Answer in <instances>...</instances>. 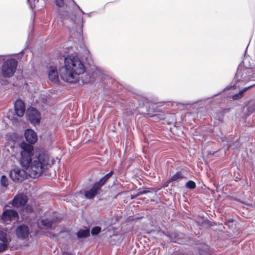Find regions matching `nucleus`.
Listing matches in <instances>:
<instances>
[{"mask_svg":"<svg viewBox=\"0 0 255 255\" xmlns=\"http://www.w3.org/2000/svg\"><path fill=\"white\" fill-rule=\"evenodd\" d=\"M19 147L20 156L19 163L22 167L27 171L31 177L36 178L40 176L52 164L47 153L41 152L38 156L32 159L34 152L32 145L22 142L20 144Z\"/></svg>","mask_w":255,"mask_h":255,"instance_id":"nucleus-1","label":"nucleus"},{"mask_svg":"<svg viewBox=\"0 0 255 255\" xmlns=\"http://www.w3.org/2000/svg\"><path fill=\"white\" fill-rule=\"evenodd\" d=\"M64 66L59 69V75L64 81L74 83L78 81L79 75L85 71L81 60L77 56L69 55L65 58Z\"/></svg>","mask_w":255,"mask_h":255,"instance_id":"nucleus-2","label":"nucleus"},{"mask_svg":"<svg viewBox=\"0 0 255 255\" xmlns=\"http://www.w3.org/2000/svg\"><path fill=\"white\" fill-rule=\"evenodd\" d=\"M251 68H238L235 77L231 83L230 88L236 89L241 85L239 83L247 82L251 80L255 81V69L254 73Z\"/></svg>","mask_w":255,"mask_h":255,"instance_id":"nucleus-3","label":"nucleus"},{"mask_svg":"<svg viewBox=\"0 0 255 255\" xmlns=\"http://www.w3.org/2000/svg\"><path fill=\"white\" fill-rule=\"evenodd\" d=\"M17 61L13 58L3 59L1 74L4 77L10 78L15 73L17 66Z\"/></svg>","mask_w":255,"mask_h":255,"instance_id":"nucleus-4","label":"nucleus"},{"mask_svg":"<svg viewBox=\"0 0 255 255\" xmlns=\"http://www.w3.org/2000/svg\"><path fill=\"white\" fill-rule=\"evenodd\" d=\"M27 172L23 169L19 168H15L10 170L9 176L15 182H21L27 177Z\"/></svg>","mask_w":255,"mask_h":255,"instance_id":"nucleus-5","label":"nucleus"},{"mask_svg":"<svg viewBox=\"0 0 255 255\" xmlns=\"http://www.w3.org/2000/svg\"><path fill=\"white\" fill-rule=\"evenodd\" d=\"M18 219V213L16 211L12 209H6L4 210L1 217V220L3 223L8 225L12 221H16Z\"/></svg>","mask_w":255,"mask_h":255,"instance_id":"nucleus-6","label":"nucleus"},{"mask_svg":"<svg viewBox=\"0 0 255 255\" xmlns=\"http://www.w3.org/2000/svg\"><path fill=\"white\" fill-rule=\"evenodd\" d=\"M26 117L34 125L39 124L41 118L39 112L33 107H30L27 110Z\"/></svg>","mask_w":255,"mask_h":255,"instance_id":"nucleus-7","label":"nucleus"},{"mask_svg":"<svg viewBox=\"0 0 255 255\" xmlns=\"http://www.w3.org/2000/svg\"><path fill=\"white\" fill-rule=\"evenodd\" d=\"M102 186L97 182L94 183L92 187L84 191V197L87 199H92L97 195L101 190Z\"/></svg>","mask_w":255,"mask_h":255,"instance_id":"nucleus-8","label":"nucleus"},{"mask_svg":"<svg viewBox=\"0 0 255 255\" xmlns=\"http://www.w3.org/2000/svg\"><path fill=\"white\" fill-rule=\"evenodd\" d=\"M27 202V196L22 193H20L14 197L12 201V205L13 207H20L21 208L26 204Z\"/></svg>","mask_w":255,"mask_h":255,"instance_id":"nucleus-9","label":"nucleus"},{"mask_svg":"<svg viewBox=\"0 0 255 255\" xmlns=\"http://www.w3.org/2000/svg\"><path fill=\"white\" fill-rule=\"evenodd\" d=\"M16 234L18 238L23 239H26L29 234L28 227L24 225H19L16 228Z\"/></svg>","mask_w":255,"mask_h":255,"instance_id":"nucleus-10","label":"nucleus"},{"mask_svg":"<svg viewBox=\"0 0 255 255\" xmlns=\"http://www.w3.org/2000/svg\"><path fill=\"white\" fill-rule=\"evenodd\" d=\"M14 110L17 116L21 117L23 116L25 109L24 103L21 100H17L15 102Z\"/></svg>","mask_w":255,"mask_h":255,"instance_id":"nucleus-11","label":"nucleus"},{"mask_svg":"<svg viewBox=\"0 0 255 255\" xmlns=\"http://www.w3.org/2000/svg\"><path fill=\"white\" fill-rule=\"evenodd\" d=\"M24 135L26 141L30 144L34 143L37 140L36 133L31 129H27L25 131Z\"/></svg>","mask_w":255,"mask_h":255,"instance_id":"nucleus-12","label":"nucleus"},{"mask_svg":"<svg viewBox=\"0 0 255 255\" xmlns=\"http://www.w3.org/2000/svg\"><path fill=\"white\" fill-rule=\"evenodd\" d=\"M48 77L53 83H58L59 81L58 71L56 67L50 66L48 70Z\"/></svg>","mask_w":255,"mask_h":255,"instance_id":"nucleus-13","label":"nucleus"},{"mask_svg":"<svg viewBox=\"0 0 255 255\" xmlns=\"http://www.w3.org/2000/svg\"><path fill=\"white\" fill-rule=\"evenodd\" d=\"M182 178L183 176L181 175V173L179 172H177L167 181V182L165 183L164 186H167L168 184L171 182H178Z\"/></svg>","mask_w":255,"mask_h":255,"instance_id":"nucleus-14","label":"nucleus"},{"mask_svg":"<svg viewBox=\"0 0 255 255\" xmlns=\"http://www.w3.org/2000/svg\"><path fill=\"white\" fill-rule=\"evenodd\" d=\"M41 224L47 229H52L53 225L54 223L53 220H50L48 219H42L40 221Z\"/></svg>","mask_w":255,"mask_h":255,"instance_id":"nucleus-15","label":"nucleus"},{"mask_svg":"<svg viewBox=\"0 0 255 255\" xmlns=\"http://www.w3.org/2000/svg\"><path fill=\"white\" fill-rule=\"evenodd\" d=\"M0 240L6 243H9L11 241L10 238L8 237L6 233L1 229H0Z\"/></svg>","mask_w":255,"mask_h":255,"instance_id":"nucleus-16","label":"nucleus"},{"mask_svg":"<svg viewBox=\"0 0 255 255\" xmlns=\"http://www.w3.org/2000/svg\"><path fill=\"white\" fill-rule=\"evenodd\" d=\"M77 237L78 238H84L90 236V232L88 229L80 230L77 233Z\"/></svg>","mask_w":255,"mask_h":255,"instance_id":"nucleus-17","label":"nucleus"},{"mask_svg":"<svg viewBox=\"0 0 255 255\" xmlns=\"http://www.w3.org/2000/svg\"><path fill=\"white\" fill-rule=\"evenodd\" d=\"M253 86H249L248 87L245 88L238 94H235L232 96V98L234 100H236L241 99L244 94V93L247 91L248 89H249L250 88H251Z\"/></svg>","mask_w":255,"mask_h":255,"instance_id":"nucleus-18","label":"nucleus"},{"mask_svg":"<svg viewBox=\"0 0 255 255\" xmlns=\"http://www.w3.org/2000/svg\"><path fill=\"white\" fill-rule=\"evenodd\" d=\"M113 174V171H111L109 173L107 174L105 176H104L102 178H101L98 182H97L101 186H103L105 183L106 182V181L108 180V179L111 177L112 174Z\"/></svg>","mask_w":255,"mask_h":255,"instance_id":"nucleus-19","label":"nucleus"},{"mask_svg":"<svg viewBox=\"0 0 255 255\" xmlns=\"http://www.w3.org/2000/svg\"><path fill=\"white\" fill-rule=\"evenodd\" d=\"M20 209L22 212H25L27 213H31L33 211V207L29 204L25 205L22 206Z\"/></svg>","mask_w":255,"mask_h":255,"instance_id":"nucleus-20","label":"nucleus"},{"mask_svg":"<svg viewBox=\"0 0 255 255\" xmlns=\"http://www.w3.org/2000/svg\"><path fill=\"white\" fill-rule=\"evenodd\" d=\"M0 184L4 187H7L8 185V180L5 175H2L0 179Z\"/></svg>","mask_w":255,"mask_h":255,"instance_id":"nucleus-21","label":"nucleus"},{"mask_svg":"<svg viewBox=\"0 0 255 255\" xmlns=\"http://www.w3.org/2000/svg\"><path fill=\"white\" fill-rule=\"evenodd\" d=\"M101 227H100L99 226L95 227L92 229L91 234L93 235H96L98 234L101 232Z\"/></svg>","mask_w":255,"mask_h":255,"instance_id":"nucleus-22","label":"nucleus"},{"mask_svg":"<svg viewBox=\"0 0 255 255\" xmlns=\"http://www.w3.org/2000/svg\"><path fill=\"white\" fill-rule=\"evenodd\" d=\"M9 243L3 242L0 243V253L3 252L7 248V245Z\"/></svg>","mask_w":255,"mask_h":255,"instance_id":"nucleus-23","label":"nucleus"},{"mask_svg":"<svg viewBox=\"0 0 255 255\" xmlns=\"http://www.w3.org/2000/svg\"><path fill=\"white\" fill-rule=\"evenodd\" d=\"M149 191L147 189H145L143 190H139L137 194H136V196H140L141 195L146 194L149 192Z\"/></svg>","mask_w":255,"mask_h":255,"instance_id":"nucleus-24","label":"nucleus"},{"mask_svg":"<svg viewBox=\"0 0 255 255\" xmlns=\"http://www.w3.org/2000/svg\"><path fill=\"white\" fill-rule=\"evenodd\" d=\"M248 112L250 114L253 113L255 110V104H253L252 105L249 106L248 107Z\"/></svg>","mask_w":255,"mask_h":255,"instance_id":"nucleus-25","label":"nucleus"},{"mask_svg":"<svg viewBox=\"0 0 255 255\" xmlns=\"http://www.w3.org/2000/svg\"><path fill=\"white\" fill-rule=\"evenodd\" d=\"M55 2L57 5L60 7H62L64 4V0H55Z\"/></svg>","mask_w":255,"mask_h":255,"instance_id":"nucleus-26","label":"nucleus"},{"mask_svg":"<svg viewBox=\"0 0 255 255\" xmlns=\"http://www.w3.org/2000/svg\"><path fill=\"white\" fill-rule=\"evenodd\" d=\"M186 186L188 188L191 189V180H189L186 184Z\"/></svg>","mask_w":255,"mask_h":255,"instance_id":"nucleus-27","label":"nucleus"},{"mask_svg":"<svg viewBox=\"0 0 255 255\" xmlns=\"http://www.w3.org/2000/svg\"><path fill=\"white\" fill-rule=\"evenodd\" d=\"M71 0L72 1V2H73L74 4H75V5L77 6V7L79 8V9L80 11H81L83 13H84V12L81 10V8H80V7H79V6L78 4H77V3L75 2V1L74 0Z\"/></svg>","mask_w":255,"mask_h":255,"instance_id":"nucleus-28","label":"nucleus"},{"mask_svg":"<svg viewBox=\"0 0 255 255\" xmlns=\"http://www.w3.org/2000/svg\"><path fill=\"white\" fill-rule=\"evenodd\" d=\"M196 187V184L195 182L192 181V189Z\"/></svg>","mask_w":255,"mask_h":255,"instance_id":"nucleus-29","label":"nucleus"},{"mask_svg":"<svg viewBox=\"0 0 255 255\" xmlns=\"http://www.w3.org/2000/svg\"><path fill=\"white\" fill-rule=\"evenodd\" d=\"M171 241L173 242H175V243H179V242L176 240H174V239H171Z\"/></svg>","mask_w":255,"mask_h":255,"instance_id":"nucleus-30","label":"nucleus"},{"mask_svg":"<svg viewBox=\"0 0 255 255\" xmlns=\"http://www.w3.org/2000/svg\"><path fill=\"white\" fill-rule=\"evenodd\" d=\"M227 145H228V148H230V147H232V145L231 144L230 142H229L227 144Z\"/></svg>","mask_w":255,"mask_h":255,"instance_id":"nucleus-31","label":"nucleus"},{"mask_svg":"<svg viewBox=\"0 0 255 255\" xmlns=\"http://www.w3.org/2000/svg\"><path fill=\"white\" fill-rule=\"evenodd\" d=\"M62 255H69V254L68 253H64Z\"/></svg>","mask_w":255,"mask_h":255,"instance_id":"nucleus-32","label":"nucleus"},{"mask_svg":"<svg viewBox=\"0 0 255 255\" xmlns=\"http://www.w3.org/2000/svg\"><path fill=\"white\" fill-rule=\"evenodd\" d=\"M143 101H144V102H143V104H142V105H143V106L144 105V102H146V100L144 99H143Z\"/></svg>","mask_w":255,"mask_h":255,"instance_id":"nucleus-33","label":"nucleus"},{"mask_svg":"<svg viewBox=\"0 0 255 255\" xmlns=\"http://www.w3.org/2000/svg\"><path fill=\"white\" fill-rule=\"evenodd\" d=\"M36 1L38 2L37 0H34V4H35Z\"/></svg>","mask_w":255,"mask_h":255,"instance_id":"nucleus-34","label":"nucleus"},{"mask_svg":"<svg viewBox=\"0 0 255 255\" xmlns=\"http://www.w3.org/2000/svg\"><path fill=\"white\" fill-rule=\"evenodd\" d=\"M30 0H27V2H29Z\"/></svg>","mask_w":255,"mask_h":255,"instance_id":"nucleus-35","label":"nucleus"}]
</instances>
